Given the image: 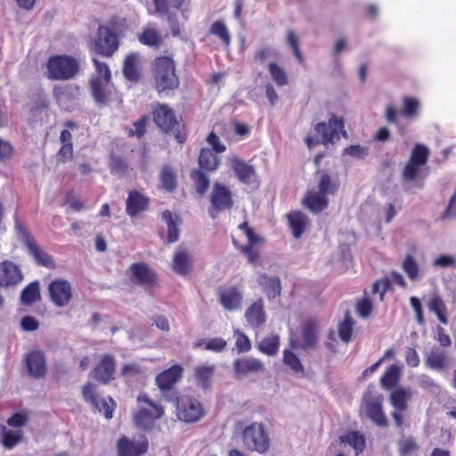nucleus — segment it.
Masks as SVG:
<instances>
[{
    "label": "nucleus",
    "instance_id": "1",
    "mask_svg": "<svg viewBox=\"0 0 456 456\" xmlns=\"http://www.w3.org/2000/svg\"><path fill=\"white\" fill-rule=\"evenodd\" d=\"M151 71L153 87L159 95L168 96L179 87L175 61L171 56L155 57L151 63Z\"/></svg>",
    "mask_w": 456,
    "mask_h": 456
},
{
    "label": "nucleus",
    "instance_id": "2",
    "mask_svg": "<svg viewBox=\"0 0 456 456\" xmlns=\"http://www.w3.org/2000/svg\"><path fill=\"white\" fill-rule=\"evenodd\" d=\"M45 66L46 77L49 80H70L81 70L79 60L69 54L52 55L48 58Z\"/></svg>",
    "mask_w": 456,
    "mask_h": 456
},
{
    "label": "nucleus",
    "instance_id": "3",
    "mask_svg": "<svg viewBox=\"0 0 456 456\" xmlns=\"http://www.w3.org/2000/svg\"><path fill=\"white\" fill-rule=\"evenodd\" d=\"M151 115L153 122L162 132H173L176 141L181 144L186 141L187 134L179 129L175 112L168 104L157 102L152 107Z\"/></svg>",
    "mask_w": 456,
    "mask_h": 456
},
{
    "label": "nucleus",
    "instance_id": "4",
    "mask_svg": "<svg viewBox=\"0 0 456 456\" xmlns=\"http://www.w3.org/2000/svg\"><path fill=\"white\" fill-rule=\"evenodd\" d=\"M13 219L18 240L24 244L28 254L37 264L47 268H53L54 261L53 257L37 243L29 230L21 223L18 214L14 215Z\"/></svg>",
    "mask_w": 456,
    "mask_h": 456
},
{
    "label": "nucleus",
    "instance_id": "5",
    "mask_svg": "<svg viewBox=\"0 0 456 456\" xmlns=\"http://www.w3.org/2000/svg\"><path fill=\"white\" fill-rule=\"evenodd\" d=\"M314 130L317 134L322 135V141L315 140L312 136H307L305 141L308 148L322 143L327 146L333 144L335 142L340 140V135L347 138V133L345 130L344 119L338 118L332 114L329 118V122H319L314 126Z\"/></svg>",
    "mask_w": 456,
    "mask_h": 456
},
{
    "label": "nucleus",
    "instance_id": "6",
    "mask_svg": "<svg viewBox=\"0 0 456 456\" xmlns=\"http://www.w3.org/2000/svg\"><path fill=\"white\" fill-rule=\"evenodd\" d=\"M175 416L185 423H196L205 415L203 404L196 397L190 395H177L175 396Z\"/></svg>",
    "mask_w": 456,
    "mask_h": 456
},
{
    "label": "nucleus",
    "instance_id": "7",
    "mask_svg": "<svg viewBox=\"0 0 456 456\" xmlns=\"http://www.w3.org/2000/svg\"><path fill=\"white\" fill-rule=\"evenodd\" d=\"M119 45L118 34L108 26L100 25L88 46L90 52L110 58L118 51Z\"/></svg>",
    "mask_w": 456,
    "mask_h": 456
},
{
    "label": "nucleus",
    "instance_id": "8",
    "mask_svg": "<svg viewBox=\"0 0 456 456\" xmlns=\"http://www.w3.org/2000/svg\"><path fill=\"white\" fill-rule=\"evenodd\" d=\"M139 403H144L147 406H141L134 416V424L142 429L151 430L155 421L164 415V407L160 404L155 403L147 394H140L137 396Z\"/></svg>",
    "mask_w": 456,
    "mask_h": 456
},
{
    "label": "nucleus",
    "instance_id": "9",
    "mask_svg": "<svg viewBox=\"0 0 456 456\" xmlns=\"http://www.w3.org/2000/svg\"><path fill=\"white\" fill-rule=\"evenodd\" d=\"M183 374V368L175 364L156 376L155 383L166 401H174L175 396L178 395L175 386L182 379Z\"/></svg>",
    "mask_w": 456,
    "mask_h": 456
},
{
    "label": "nucleus",
    "instance_id": "10",
    "mask_svg": "<svg viewBox=\"0 0 456 456\" xmlns=\"http://www.w3.org/2000/svg\"><path fill=\"white\" fill-rule=\"evenodd\" d=\"M383 395H376L373 388L369 386L362 395L367 417L378 427H388V420L383 410Z\"/></svg>",
    "mask_w": 456,
    "mask_h": 456
},
{
    "label": "nucleus",
    "instance_id": "11",
    "mask_svg": "<svg viewBox=\"0 0 456 456\" xmlns=\"http://www.w3.org/2000/svg\"><path fill=\"white\" fill-rule=\"evenodd\" d=\"M242 441L245 447L250 451L265 453L270 447V440L263 424L252 423L242 432Z\"/></svg>",
    "mask_w": 456,
    "mask_h": 456
},
{
    "label": "nucleus",
    "instance_id": "12",
    "mask_svg": "<svg viewBox=\"0 0 456 456\" xmlns=\"http://www.w3.org/2000/svg\"><path fill=\"white\" fill-rule=\"evenodd\" d=\"M208 213L215 218L220 212L230 210L233 207V197L231 189L225 184L216 182L209 197Z\"/></svg>",
    "mask_w": 456,
    "mask_h": 456
},
{
    "label": "nucleus",
    "instance_id": "13",
    "mask_svg": "<svg viewBox=\"0 0 456 456\" xmlns=\"http://www.w3.org/2000/svg\"><path fill=\"white\" fill-rule=\"evenodd\" d=\"M82 396L84 400L92 404V406L102 412L106 419L113 417V411L116 408V403L112 397L100 398L97 387L92 382H87L82 387Z\"/></svg>",
    "mask_w": 456,
    "mask_h": 456
},
{
    "label": "nucleus",
    "instance_id": "14",
    "mask_svg": "<svg viewBox=\"0 0 456 456\" xmlns=\"http://www.w3.org/2000/svg\"><path fill=\"white\" fill-rule=\"evenodd\" d=\"M129 281L146 289H152L158 283V275L154 270L143 262L134 263L126 271Z\"/></svg>",
    "mask_w": 456,
    "mask_h": 456
},
{
    "label": "nucleus",
    "instance_id": "15",
    "mask_svg": "<svg viewBox=\"0 0 456 456\" xmlns=\"http://www.w3.org/2000/svg\"><path fill=\"white\" fill-rule=\"evenodd\" d=\"M239 229L245 233L248 239V244L240 245L235 239H232L233 245L248 258L249 263L255 264L259 258V254L257 249L255 248V245L263 242V238H261L254 232L251 227H249L247 221L241 223L239 225Z\"/></svg>",
    "mask_w": 456,
    "mask_h": 456
},
{
    "label": "nucleus",
    "instance_id": "16",
    "mask_svg": "<svg viewBox=\"0 0 456 456\" xmlns=\"http://www.w3.org/2000/svg\"><path fill=\"white\" fill-rule=\"evenodd\" d=\"M117 362L113 354H104L92 370L91 376L97 382L107 385L115 379Z\"/></svg>",
    "mask_w": 456,
    "mask_h": 456
},
{
    "label": "nucleus",
    "instance_id": "17",
    "mask_svg": "<svg viewBox=\"0 0 456 456\" xmlns=\"http://www.w3.org/2000/svg\"><path fill=\"white\" fill-rule=\"evenodd\" d=\"M24 275L19 265L11 260L0 262V289H13L23 281Z\"/></svg>",
    "mask_w": 456,
    "mask_h": 456
},
{
    "label": "nucleus",
    "instance_id": "18",
    "mask_svg": "<svg viewBox=\"0 0 456 456\" xmlns=\"http://www.w3.org/2000/svg\"><path fill=\"white\" fill-rule=\"evenodd\" d=\"M51 301L58 307L67 305L72 299L71 284L63 279H55L48 286Z\"/></svg>",
    "mask_w": 456,
    "mask_h": 456
},
{
    "label": "nucleus",
    "instance_id": "19",
    "mask_svg": "<svg viewBox=\"0 0 456 456\" xmlns=\"http://www.w3.org/2000/svg\"><path fill=\"white\" fill-rule=\"evenodd\" d=\"M217 297L223 308L230 312L240 309L243 302L241 290L234 285L219 287Z\"/></svg>",
    "mask_w": 456,
    "mask_h": 456
},
{
    "label": "nucleus",
    "instance_id": "20",
    "mask_svg": "<svg viewBox=\"0 0 456 456\" xmlns=\"http://www.w3.org/2000/svg\"><path fill=\"white\" fill-rule=\"evenodd\" d=\"M149 444L145 437L141 440H130L126 436H121L117 443L118 456H142L148 450Z\"/></svg>",
    "mask_w": 456,
    "mask_h": 456
},
{
    "label": "nucleus",
    "instance_id": "21",
    "mask_svg": "<svg viewBox=\"0 0 456 456\" xmlns=\"http://www.w3.org/2000/svg\"><path fill=\"white\" fill-rule=\"evenodd\" d=\"M155 11L160 15L167 16L171 21L172 34L175 37L179 36L180 28L177 21L173 20V15L170 12V7L176 10H183V5L187 3V0H152Z\"/></svg>",
    "mask_w": 456,
    "mask_h": 456
},
{
    "label": "nucleus",
    "instance_id": "22",
    "mask_svg": "<svg viewBox=\"0 0 456 456\" xmlns=\"http://www.w3.org/2000/svg\"><path fill=\"white\" fill-rule=\"evenodd\" d=\"M264 370L263 362L254 357H241L233 362V371L238 378L263 372Z\"/></svg>",
    "mask_w": 456,
    "mask_h": 456
},
{
    "label": "nucleus",
    "instance_id": "23",
    "mask_svg": "<svg viewBox=\"0 0 456 456\" xmlns=\"http://www.w3.org/2000/svg\"><path fill=\"white\" fill-rule=\"evenodd\" d=\"M26 364L29 375L36 379L45 378L46 374V362L45 354L40 350L31 351L26 355Z\"/></svg>",
    "mask_w": 456,
    "mask_h": 456
},
{
    "label": "nucleus",
    "instance_id": "24",
    "mask_svg": "<svg viewBox=\"0 0 456 456\" xmlns=\"http://www.w3.org/2000/svg\"><path fill=\"white\" fill-rule=\"evenodd\" d=\"M231 167L238 180L245 184H249L256 178V171L253 166L243 159L233 156L230 158Z\"/></svg>",
    "mask_w": 456,
    "mask_h": 456
},
{
    "label": "nucleus",
    "instance_id": "25",
    "mask_svg": "<svg viewBox=\"0 0 456 456\" xmlns=\"http://www.w3.org/2000/svg\"><path fill=\"white\" fill-rule=\"evenodd\" d=\"M110 81H105L99 77H91L89 85L91 94L98 104L105 105L109 102L110 95Z\"/></svg>",
    "mask_w": 456,
    "mask_h": 456
},
{
    "label": "nucleus",
    "instance_id": "26",
    "mask_svg": "<svg viewBox=\"0 0 456 456\" xmlns=\"http://www.w3.org/2000/svg\"><path fill=\"white\" fill-rule=\"evenodd\" d=\"M245 318L248 325L254 329L259 328L266 322L262 298L257 299L246 309Z\"/></svg>",
    "mask_w": 456,
    "mask_h": 456
},
{
    "label": "nucleus",
    "instance_id": "27",
    "mask_svg": "<svg viewBox=\"0 0 456 456\" xmlns=\"http://www.w3.org/2000/svg\"><path fill=\"white\" fill-rule=\"evenodd\" d=\"M302 204L312 213L317 214L328 208L329 200L319 191H308L302 200Z\"/></svg>",
    "mask_w": 456,
    "mask_h": 456
},
{
    "label": "nucleus",
    "instance_id": "28",
    "mask_svg": "<svg viewBox=\"0 0 456 456\" xmlns=\"http://www.w3.org/2000/svg\"><path fill=\"white\" fill-rule=\"evenodd\" d=\"M149 205V199L137 191H131L126 201V210L128 216L134 217L144 211Z\"/></svg>",
    "mask_w": 456,
    "mask_h": 456
},
{
    "label": "nucleus",
    "instance_id": "29",
    "mask_svg": "<svg viewBox=\"0 0 456 456\" xmlns=\"http://www.w3.org/2000/svg\"><path fill=\"white\" fill-rule=\"evenodd\" d=\"M287 219L293 236L296 239L301 238L310 223L306 215L299 210H294L287 215Z\"/></svg>",
    "mask_w": 456,
    "mask_h": 456
},
{
    "label": "nucleus",
    "instance_id": "30",
    "mask_svg": "<svg viewBox=\"0 0 456 456\" xmlns=\"http://www.w3.org/2000/svg\"><path fill=\"white\" fill-rule=\"evenodd\" d=\"M426 365L436 370H445L450 367L448 353L437 347H433L426 359Z\"/></svg>",
    "mask_w": 456,
    "mask_h": 456
},
{
    "label": "nucleus",
    "instance_id": "31",
    "mask_svg": "<svg viewBox=\"0 0 456 456\" xmlns=\"http://www.w3.org/2000/svg\"><path fill=\"white\" fill-rule=\"evenodd\" d=\"M220 162L221 160L217 153L214 152L211 149L202 148L200 150L198 158L199 169L207 173H214L218 169Z\"/></svg>",
    "mask_w": 456,
    "mask_h": 456
},
{
    "label": "nucleus",
    "instance_id": "32",
    "mask_svg": "<svg viewBox=\"0 0 456 456\" xmlns=\"http://www.w3.org/2000/svg\"><path fill=\"white\" fill-rule=\"evenodd\" d=\"M53 97L58 103H65L76 100L80 93L77 85H58L53 87Z\"/></svg>",
    "mask_w": 456,
    "mask_h": 456
},
{
    "label": "nucleus",
    "instance_id": "33",
    "mask_svg": "<svg viewBox=\"0 0 456 456\" xmlns=\"http://www.w3.org/2000/svg\"><path fill=\"white\" fill-rule=\"evenodd\" d=\"M340 443L348 444L355 452V456L360 455L366 449L365 436L360 431L350 430L339 437Z\"/></svg>",
    "mask_w": 456,
    "mask_h": 456
},
{
    "label": "nucleus",
    "instance_id": "34",
    "mask_svg": "<svg viewBox=\"0 0 456 456\" xmlns=\"http://www.w3.org/2000/svg\"><path fill=\"white\" fill-rule=\"evenodd\" d=\"M412 392L410 388L399 387L392 391L389 402L395 410L407 411L408 402L411 399Z\"/></svg>",
    "mask_w": 456,
    "mask_h": 456
},
{
    "label": "nucleus",
    "instance_id": "35",
    "mask_svg": "<svg viewBox=\"0 0 456 456\" xmlns=\"http://www.w3.org/2000/svg\"><path fill=\"white\" fill-rule=\"evenodd\" d=\"M139 42L146 46L158 49L163 43L161 33L155 28L147 26L138 34Z\"/></svg>",
    "mask_w": 456,
    "mask_h": 456
},
{
    "label": "nucleus",
    "instance_id": "36",
    "mask_svg": "<svg viewBox=\"0 0 456 456\" xmlns=\"http://www.w3.org/2000/svg\"><path fill=\"white\" fill-rule=\"evenodd\" d=\"M139 53H130L124 61L123 73L125 77L132 82H136L141 77L138 68Z\"/></svg>",
    "mask_w": 456,
    "mask_h": 456
},
{
    "label": "nucleus",
    "instance_id": "37",
    "mask_svg": "<svg viewBox=\"0 0 456 456\" xmlns=\"http://www.w3.org/2000/svg\"><path fill=\"white\" fill-rule=\"evenodd\" d=\"M401 378V368L396 364L390 365L380 377V386L385 390L396 388Z\"/></svg>",
    "mask_w": 456,
    "mask_h": 456
},
{
    "label": "nucleus",
    "instance_id": "38",
    "mask_svg": "<svg viewBox=\"0 0 456 456\" xmlns=\"http://www.w3.org/2000/svg\"><path fill=\"white\" fill-rule=\"evenodd\" d=\"M258 283L268 298H274L281 294V286L278 277H269L267 274L262 273L258 277Z\"/></svg>",
    "mask_w": 456,
    "mask_h": 456
},
{
    "label": "nucleus",
    "instance_id": "39",
    "mask_svg": "<svg viewBox=\"0 0 456 456\" xmlns=\"http://www.w3.org/2000/svg\"><path fill=\"white\" fill-rule=\"evenodd\" d=\"M206 171L199 168L192 169L190 173V178L193 183L196 192L200 196H204L208 191L210 180Z\"/></svg>",
    "mask_w": 456,
    "mask_h": 456
},
{
    "label": "nucleus",
    "instance_id": "40",
    "mask_svg": "<svg viewBox=\"0 0 456 456\" xmlns=\"http://www.w3.org/2000/svg\"><path fill=\"white\" fill-rule=\"evenodd\" d=\"M191 269L189 255L184 249H178L173 259V270L180 275H187Z\"/></svg>",
    "mask_w": 456,
    "mask_h": 456
},
{
    "label": "nucleus",
    "instance_id": "41",
    "mask_svg": "<svg viewBox=\"0 0 456 456\" xmlns=\"http://www.w3.org/2000/svg\"><path fill=\"white\" fill-rule=\"evenodd\" d=\"M162 219L167 224V242L173 243L179 240L178 216L170 210H165L162 212Z\"/></svg>",
    "mask_w": 456,
    "mask_h": 456
},
{
    "label": "nucleus",
    "instance_id": "42",
    "mask_svg": "<svg viewBox=\"0 0 456 456\" xmlns=\"http://www.w3.org/2000/svg\"><path fill=\"white\" fill-rule=\"evenodd\" d=\"M161 187L167 191H174L177 187V175L175 171L168 165H165L159 174Z\"/></svg>",
    "mask_w": 456,
    "mask_h": 456
},
{
    "label": "nucleus",
    "instance_id": "43",
    "mask_svg": "<svg viewBox=\"0 0 456 456\" xmlns=\"http://www.w3.org/2000/svg\"><path fill=\"white\" fill-rule=\"evenodd\" d=\"M316 322L314 320H307L302 329V347L308 348L315 345L317 341Z\"/></svg>",
    "mask_w": 456,
    "mask_h": 456
},
{
    "label": "nucleus",
    "instance_id": "44",
    "mask_svg": "<svg viewBox=\"0 0 456 456\" xmlns=\"http://www.w3.org/2000/svg\"><path fill=\"white\" fill-rule=\"evenodd\" d=\"M215 372L214 365H200L194 369V377L200 387L207 389Z\"/></svg>",
    "mask_w": 456,
    "mask_h": 456
},
{
    "label": "nucleus",
    "instance_id": "45",
    "mask_svg": "<svg viewBox=\"0 0 456 456\" xmlns=\"http://www.w3.org/2000/svg\"><path fill=\"white\" fill-rule=\"evenodd\" d=\"M428 309L433 312L439 322L443 324L448 323L447 308L446 305L439 295H434L428 302Z\"/></svg>",
    "mask_w": 456,
    "mask_h": 456
},
{
    "label": "nucleus",
    "instance_id": "46",
    "mask_svg": "<svg viewBox=\"0 0 456 456\" xmlns=\"http://www.w3.org/2000/svg\"><path fill=\"white\" fill-rule=\"evenodd\" d=\"M39 282L33 281L27 285L21 291L20 301L23 305H30L40 300Z\"/></svg>",
    "mask_w": 456,
    "mask_h": 456
},
{
    "label": "nucleus",
    "instance_id": "47",
    "mask_svg": "<svg viewBox=\"0 0 456 456\" xmlns=\"http://www.w3.org/2000/svg\"><path fill=\"white\" fill-rule=\"evenodd\" d=\"M280 346V338L276 334H272L264 338L258 344L257 348L266 355H274L277 354Z\"/></svg>",
    "mask_w": 456,
    "mask_h": 456
},
{
    "label": "nucleus",
    "instance_id": "48",
    "mask_svg": "<svg viewBox=\"0 0 456 456\" xmlns=\"http://www.w3.org/2000/svg\"><path fill=\"white\" fill-rule=\"evenodd\" d=\"M354 324V322L350 313L347 311L345 314L343 321L340 322L338 326V336L343 342L348 343L351 340Z\"/></svg>",
    "mask_w": 456,
    "mask_h": 456
},
{
    "label": "nucleus",
    "instance_id": "49",
    "mask_svg": "<svg viewBox=\"0 0 456 456\" xmlns=\"http://www.w3.org/2000/svg\"><path fill=\"white\" fill-rule=\"evenodd\" d=\"M339 188L338 182L333 180L331 176L327 173H322L321 175L319 183H318V191L327 195H334Z\"/></svg>",
    "mask_w": 456,
    "mask_h": 456
},
{
    "label": "nucleus",
    "instance_id": "50",
    "mask_svg": "<svg viewBox=\"0 0 456 456\" xmlns=\"http://www.w3.org/2000/svg\"><path fill=\"white\" fill-rule=\"evenodd\" d=\"M23 439L22 430H5L2 436V444L5 449L16 447Z\"/></svg>",
    "mask_w": 456,
    "mask_h": 456
},
{
    "label": "nucleus",
    "instance_id": "51",
    "mask_svg": "<svg viewBox=\"0 0 456 456\" xmlns=\"http://www.w3.org/2000/svg\"><path fill=\"white\" fill-rule=\"evenodd\" d=\"M268 71L278 86H284L289 84L286 71L276 62H270L268 64Z\"/></svg>",
    "mask_w": 456,
    "mask_h": 456
},
{
    "label": "nucleus",
    "instance_id": "52",
    "mask_svg": "<svg viewBox=\"0 0 456 456\" xmlns=\"http://www.w3.org/2000/svg\"><path fill=\"white\" fill-rule=\"evenodd\" d=\"M429 150L424 144L417 143L411 151L409 161L419 166H424L428 162Z\"/></svg>",
    "mask_w": 456,
    "mask_h": 456
},
{
    "label": "nucleus",
    "instance_id": "53",
    "mask_svg": "<svg viewBox=\"0 0 456 456\" xmlns=\"http://www.w3.org/2000/svg\"><path fill=\"white\" fill-rule=\"evenodd\" d=\"M209 33L219 37L224 45H230L231 36L225 24L222 20L213 22L209 28Z\"/></svg>",
    "mask_w": 456,
    "mask_h": 456
},
{
    "label": "nucleus",
    "instance_id": "54",
    "mask_svg": "<svg viewBox=\"0 0 456 456\" xmlns=\"http://www.w3.org/2000/svg\"><path fill=\"white\" fill-rule=\"evenodd\" d=\"M402 268L411 281H416L419 278V267L411 255H407L405 256Z\"/></svg>",
    "mask_w": 456,
    "mask_h": 456
},
{
    "label": "nucleus",
    "instance_id": "55",
    "mask_svg": "<svg viewBox=\"0 0 456 456\" xmlns=\"http://www.w3.org/2000/svg\"><path fill=\"white\" fill-rule=\"evenodd\" d=\"M355 311L361 318H369L373 311L372 300L369 297H362L355 305Z\"/></svg>",
    "mask_w": 456,
    "mask_h": 456
},
{
    "label": "nucleus",
    "instance_id": "56",
    "mask_svg": "<svg viewBox=\"0 0 456 456\" xmlns=\"http://www.w3.org/2000/svg\"><path fill=\"white\" fill-rule=\"evenodd\" d=\"M149 122V118L144 115L141 117L138 120L134 122V128H130L127 131L128 136H136L137 138H142L146 134V128Z\"/></svg>",
    "mask_w": 456,
    "mask_h": 456
},
{
    "label": "nucleus",
    "instance_id": "57",
    "mask_svg": "<svg viewBox=\"0 0 456 456\" xmlns=\"http://www.w3.org/2000/svg\"><path fill=\"white\" fill-rule=\"evenodd\" d=\"M283 362L295 372H303L304 368L299 358L290 350L283 352Z\"/></svg>",
    "mask_w": 456,
    "mask_h": 456
},
{
    "label": "nucleus",
    "instance_id": "58",
    "mask_svg": "<svg viewBox=\"0 0 456 456\" xmlns=\"http://www.w3.org/2000/svg\"><path fill=\"white\" fill-rule=\"evenodd\" d=\"M29 419V413L28 411H21L13 413L8 419L6 423L8 426L15 428H20L27 425Z\"/></svg>",
    "mask_w": 456,
    "mask_h": 456
},
{
    "label": "nucleus",
    "instance_id": "59",
    "mask_svg": "<svg viewBox=\"0 0 456 456\" xmlns=\"http://www.w3.org/2000/svg\"><path fill=\"white\" fill-rule=\"evenodd\" d=\"M392 289L391 281L389 278L385 277L383 279L376 281L372 285V294L379 293V300L383 301L386 293Z\"/></svg>",
    "mask_w": 456,
    "mask_h": 456
},
{
    "label": "nucleus",
    "instance_id": "60",
    "mask_svg": "<svg viewBox=\"0 0 456 456\" xmlns=\"http://www.w3.org/2000/svg\"><path fill=\"white\" fill-rule=\"evenodd\" d=\"M92 61L95 68V74H94L92 77H99L105 81H110L111 72L110 67L105 62L100 61L96 58H93Z\"/></svg>",
    "mask_w": 456,
    "mask_h": 456
},
{
    "label": "nucleus",
    "instance_id": "61",
    "mask_svg": "<svg viewBox=\"0 0 456 456\" xmlns=\"http://www.w3.org/2000/svg\"><path fill=\"white\" fill-rule=\"evenodd\" d=\"M236 338L235 347L239 353H246L251 349V342L248 337L239 330L234 331Z\"/></svg>",
    "mask_w": 456,
    "mask_h": 456
},
{
    "label": "nucleus",
    "instance_id": "62",
    "mask_svg": "<svg viewBox=\"0 0 456 456\" xmlns=\"http://www.w3.org/2000/svg\"><path fill=\"white\" fill-rule=\"evenodd\" d=\"M287 41L289 46L292 49V52L297 58V60L300 62H304V57L303 54L299 49V44L297 35L292 30H289L287 34Z\"/></svg>",
    "mask_w": 456,
    "mask_h": 456
},
{
    "label": "nucleus",
    "instance_id": "63",
    "mask_svg": "<svg viewBox=\"0 0 456 456\" xmlns=\"http://www.w3.org/2000/svg\"><path fill=\"white\" fill-rule=\"evenodd\" d=\"M419 106V102L416 99L404 97L403 114L408 118L415 117L418 113Z\"/></svg>",
    "mask_w": 456,
    "mask_h": 456
},
{
    "label": "nucleus",
    "instance_id": "64",
    "mask_svg": "<svg viewBox=\"0 0 456 456\" xmlns=\"http://www.w3.org/2000/svg\"><path fill=\"white\" fill-rule=\"evenodd\" d=\"M74 151L73 144H61V148L56 153L58 162L66 163L73 159Z\"/></svg>",
    "mask_w": 456,
    "mask_h": 456
}]
</instances>
